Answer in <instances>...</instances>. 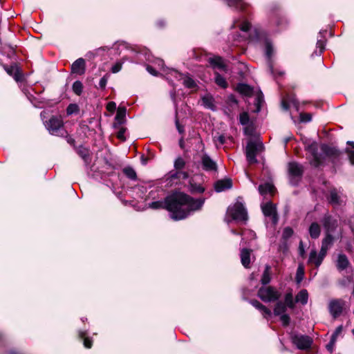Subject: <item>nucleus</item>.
I'll use <instances>...</instances> for the list:
<instances>
[{"mask_svg":"<svg viewBox=\"0 0 354 354\" xmlns=\"http://www.w3.org/2000/svg\"><path fill=\"white\" fill-rule=\"evenodd\" d=\"M62 138H65L66 142L68 144H69L73 148L75 149H76V142L75 138H73L71 135H69L66 130V134L61 136Z\"/></svg>","mask_w":354,"mask_h":354,"instance_id":"48","label":"nucleus"},{"mask_svg":"<svg viewBox=\"0 0 354 354\" xmlns=\"http://www.w3.org/2000/svg\"><path fill=\"white\" fill-rule=\"evenodd\" d=\"M228 6L235 8L236 10L247 12L250 6L245 0H225Z\"/></svg>","mask_w":354,"mask_h":354,"instance_id":"21","label":"nucleus"},{"mask_svg":"<svg viewBox=\"0 0 354 354\" xmlns=\"http://www.w3.org/2000/svg\"><path fill=\"white\" fill-rule=\"evenodd\" d=\"M243 243H250V242L256 239V234L250 230H245L242 233Z\"/></svg>","mask_w":354,"mask_h":354,"instance_id":"34","label":"nucleus"},{"mask_svg":"<svg viewBox=\"0 0 354 354\" xmlns=\"http://www.w3.org/2000/svg\"><path fill=\"white\" fill-rule=\"evenodd\" d=\"M308 234L312 239H317L321 234V227L317 222H313L308 227Z\"/></svg>","mask_w":354,"mask_h":354,"instance_id":"28","label":"nucleus"},{"mask_svg":"<svg viewBox=\"0 0 354 354\" xmlns=\"http://www.w3.org/2000/svg\"><path fill=\"white\" fill-rule=\"evenodd\" d=\"M290 317L288 315L283 313L280 315V320L281 321L283 326H286L290 323Z\"/></svg>","mask_w":354,"mask_h":354,"instance_id":"56","label":"nucleus"},{"mask_svg":"<svg viewBox=\"0 0 354 354\" xmlns=\"http://www.w3.org/2000/svg\"><path fill=\"white\" fill-rule=\"evenodd\" d=\"M351 282V277H344V279H342L340 281H339V284L342 287H346L348 286V284Z\"/></svg>","mask_w":354,"mask_h":354,"instance_id":"58","label":"nucleus"},{"mask_svg":"<svg viewBox=\"0 0 354 354\" xmlns=\"http://www.w3.org/2000/svg\"><path fill=\"white\" fill-rule=\"evenodd\" d=\"M232 185L231 178H224L216 181L214 187L215 192L218 193L231 189Z\"/></svg>","mask_w":354,"mask_h":354,"instance_id":"23","label":"nucleus"},{"mask_svg":"<svg viewBox=\"0 0 354 354\" xmlns=\"http://www.w3.org/2000/svg\"><path fill=\"white\" fill-rule=\"evenodd\" d=\"M80 112V107L75 103L69 104L66 108L67 115H71L73 114H77Z\"/></svg>","mask_w":354,"mask_h":354,"instance_id":"44","label":"nucleus"},{"mask_svg":"<svg viewBox=\"0 0 354 354\" xmlns=\"http://www.w3.org/2000/svg\"><path fill=\"white\" fill-rule=\"evenodd\" d=\"M76 153L81 157V158L86 163H89L91 160L90 150L88 147H85L81 145L75 149Z\"/></svg>","mask_w":354,"mask_h":354,"instance_id":"26","label":"nucleus"},{"mask_svg":"<svg viewBox=\"0 0 354 354\" xmlns=\"http://www.w3.org/2000/svg\"><path fill=\"white\" fill-rule=\"evenodd\" d=\"M257 309L259 310L266 319L269 318L272 315L271 310L261 303L257 306Z\"/></svg>","mask_w":354,"mask_h":354,"instance_id":"46","label":"nucleus"},{"mask_svg":"<svg viewBox=\"0 0 354 354\" xmlns=\"http://www.w3.org/2000/svg\"><path fill=\"white\" fill-rule=\"evenodd\" d=\"M168 74L177 80H183V85L187 88H194L197 86L195 81L188 75H185L174 69H171Z\"/></svg>","mask_w":354,"mask_h":354,"instance_id":"15","label":"nucleus"},{"mask_svg":"<svg viewBox=\"0 0 354 354\" xmlns=\"http://www.w3.org/2000/svg\"><path fill=\"white\" fill-rule=\"evenodd\" d=\"M275 187L270 183H265L259 185L258 191L262 196H266L267 194H273L274 192Z\"/></svg>","mask_w":354,"mask_h":354,"instance_id":"27","label":"nucleus"},{"mask_svg":"<svg viewBox=\"0 0 354 354\" xmlns=\"http://www.w3.org/2000/svg\"><path fill=\"white\" fill-rule=\"evenodd\" d=\"M176 127L180 133H183L185 131L184 127L182 126L178 120H176Z\"/></svg>","mask_w":354,"mask_h":354,"instance_id":"61","label":"nucleus"},{"mask_svg":"<svg viewBox=\"0 0 354 354\" xmlns=\"http://www.w3.org/2000/svg\"><path fill=\"white\" fill-rule=\"evenodd\" d=\"M304 268L301 266H299L297 270L296 279L297 283H300L304 278Z\"/></svg>","mask_w":354,"mask_h":354,"instance_id":"54","label":"nucleus"},{"mask_svg":"<svg viewBox=\"0 0 354 354\" xmlns=\"http://www.w3.org/2000/svg\"><path fill=\"white\" fill-rule=\"evenodd\" d=\"M294 234V230L291 227L287 226L282 231L281 237L284 241L288 240Z\"/></svg>","mask_w":354,"mask_h":354,"instance_id":"45","label":"nucleus"},{"mask_svg":"<svg viewBox=\"0 0 354 354\" xmlns=\"http://www.w3.org/2000/svg\"><path fill=\"white\" fill-rule=\"evenodd\" d=\"M346 302L342 299H333L328 304V310L333 318L339 317L345 308Z\"/></svg>","mask_w":354,"mask_h":354,"instance_id":"16","label":"nucleus"},{"mask_svg":"<svg viewBox=\"0 0 354 354\" xmlns=\"http://www.w3.org/2000/svg\"><path fill=\"white\" fill-rule=\"evenodd\" d=\"M146 70L152 75L157 76L158 75V71L151 65L147 64L146 65Z\"/></svg>","mask_w":354,"mask_h":354,"instance_id":"59","label":"nucleus"},{"mask_svg":"<svg viewBox=\"0 0 354 354\" xmlns=\"http://www.w3.org/2000/svg\"><path fill=\"white\" fill-rule=\"evenodd\" d=\"M251 251L248 249L243 248L241 251V263L245 268H248L250 263Z\"/></svg>","mask_w":354,"mask_h":354,"instance_id":"32","label":"nucleus"},{"mask_svg":"<svg viewBox=\"0 0 354 354\" xmlns=\"http://www.w3.org/2000/svg\"><path fill=\"white\" fill-rule=\"evenodd\" d=\"M149 206L150 208L153 209H166V197L163 201H157L151 202V203L149 204Z\"/></svg>","mask_w":354,"mask_h":354,"instance_id":"43","label":"nucleus"},{"mask_svg":"<svg viewBox=\"0 0 354 354\" xmlns=\"http://www.w3.org/2000/svg\"><path fill=\"white\" fill-rule=\"evenodd\" d=\"M280 296V292L271 286L261 287L258 291V297L264 302L275 301Z\"/></svg>","mask_w":354,"mask_h":354,"instance_id":"12","label":"nucleus"},{"mask_svg":"<svg viewBox=\"0 0 354 354\" xmlns=\"http://www.w3.org/2000/svg\"><path fill=\"white\" fill-rule=\"evenodd\" d=\"M83 88H84L83 84L80 80H77V81L74 82L72 85V90H73V93L78 96H80L82 94Z\"/></svg>","mask_w":354,"mask_h":354,"instance_id":"41","label":"nucleus"},{"mask_svg":"<svg viewBox=\"0 0 354 354\" xmlns=\"http://www.w3.org/2000/svg\"><path fill=\"white\" fill-rule=\"evenodd\" d=\"M243 132L245 135L252 136L254 131V128L252 124L245 125Z\"/></svg>","mask_w":354,"mask_h":354,"instance_id":"53","label":"nucleus"},{"mask_svg":"<svg viewBox=\"0 0 354 354\" xmlns=\"http://www.w3.org/2000/svg\"><path fill=\"white\" fill-rule=\"evenodd\" d=\"M236 91L243 96L252 97L254 93V88L246 83H238Z\"/></svg>","mask_w":354,"mask_h":354,"instance_id":"24","label":"nucleus"},{"mask_svg":"<svg viewBox=\"0 0 354 354\" xmlns=\"http://www.w3.org/2000/svg\"><path fill=\"white\" fill-rule=\"evenodd\" d=\"M328 202L333 205H339L341 204L340 196L335 188L330 189L329 196L327 197Z\"/></svg>","mask_w":354,"mask_h":354,"instance_id":"29","label":"nucleus"},{"mask_svg":"<svg viewBox=\"0 0 354 354\" xmlns=\"http://www.w3.org/2000/svg\"><path fill=\"white\" fill-rule=\"evenodd\" d=\"M327 250L328 245H322L319 254L317 253L315 250H311L309 255L308 263H313L316 266V267H319L326 256Z\"/></svg>","mask_w":354,"mask_h":354,"instance_id":"17","label":"nucleus"},{"mask_svg":"<svg viewBox=\"0 0 354 354\" xmlns=\"http://www.w3.org/2000/svg\"><path fill=\"white\" fill-rule=\"evenodd\" d=\"M125 131H126V128H124V127L120 128L117 133V138L122 141H125L126 140V137L124 136Z\"/></svg>","mask_w":354,"mask_h":354,"instance_id":"57","label":"nucleus"},{"mask_svg":"<svg viewBox=\"0 0 354 354\" xmlns=\"http://www.w3.org/2000/svg\"><path fill=\"white\" fill-rule=\"evenodd\" d=\"M214 81L215 83L222 88H226L228 86V84L225 78L221 75L219 73H214Z\"/></svg>","mask_w":354,"mask_h":354,"instance_id":"36","label":"nucleus"},{"mask_svg":"<svg viewBox=\"0 0 354 354\" xmlns=\"http://www.w3.org/2000/svg\"><path fill=\"white\" fill-rule=\"evenodd\" d=\"M127 109L124 106H119L114 119L113 128H118L126 122Z\"/></svg>","mask_w":354,"mask_h":354,"instance_id":"22","label":"nucleus"},{"mask_svg":"<svg viewBox=\"0 0 354 354\" xmlns=\"http://www.w3.org/2000/svg\"><path fill=\"white\" fill-rule=\"evenodd\" d=\"M2 67L17 82H21L24 81V78L22 70L16 63H14L10 66L3 64Z\"/></svg>","mask_w":354,"mask_h":354,"instance_id":"14","label":"nucleus"},{"mask_svg":"<svg viewBox=\"0 0 354 354\" xmlns=\"http://www.w3.org/2000/svg\"><path fill=\"white\" fill-rule=\"evenodd\" d=\"M252 28V24L247 20L243 21L239 26V29L245 32H248Z\"/></svg>","mask_w":354,"mask_h":354,"instance_id":"51","label":"nucleus"},{"mask_svg":"<svg viewBox=\"0 0 354 354\" xmlns=\"http://www.w3.org/2000/svg\"><path fill=\"white\" fill-rule=\"evenodd\" d=\"M325 237L322 243H332L342 236V231L338 228V222L329 214H325L322 219Z\"/></svg>","mask_w":354,"mask_h":354,"instance_id":"3","label":"nucleus"},{"mask_svg":"<svg viewBox=\"0 0 354 354\" xmlns=\"http://www.w3.org/2000/svg\"><path fill=\"white\" fill-rule=\"evenodd\" d=\"M349 265V261L344 254H339L337 262H336V266L339 270H345Z\"/></svg>","mask_w":354,"mask_h":354,"instance_id":"31","label":"nucleus"},{"mask_svg":"<svg viewBox=\"0 0 354 354\" xmlns=\"http://www.w3.org/2000/svg\"><path fill=\"white\" fill-rule=\"evenodd\" d=\"M208 62L212 68H218L224 71H227V66L224 63L223 59L220 56H215L214 57H209Z\"/></svg>","mask_w":354,"mask_h":354,"instance_id":"25","label":"nucleus"},{"mask_svg":"<svg viewBox=\"0 0 354 354\" xmlns=\"http://www.w3.org/2000/svg\"><path fill=\"white\" fill-rule=\"evenodd\" d=\"M84 346L87 348H90L92 346V341L87 337L84 338Z\"/></svg>","mask_w":354,"mask_h":354,"instance_id":"62","label":"nucleus"},{"mask_svg":"<svg viewBox=\"0 0 354 354\" xmlns=\"http://www.w3.org/2000/svg\"><path fill=\"white\" fill-rule=\"evenodd\" d=\"M327 32L328 31L326 30H322L319 32L317 41L316 43L317 49L313 52L312 56H313L314 55H321L322 53L324 51L326 44L327 41V39L326 38Z\"/></svg>","mask_w":354,"mask_h":354,"instance_id":"19","label":"nucleus"},{"mask_svg":"<svg viewBox=\"0 0 354 354\" xmlns=\"http://www.w3.org/2000/svg\"><path fill=\"white\" fill-rule=\"evenodd\" d=\"M42 120L46 129L53 136H62L66 134L64 122L61 115H52L48 120H44L43 114L41 113Z\"/></svg>","mask_w":354,"mask_h":354,"instance_id":"6","label":"nucleus"},{"mask_svg":"<svg viewBox=\"0 0 354 354\" xmlns=\"http://www.w3.org/2000/svg\"><path fill=\"white\" fill-rule=\"evenodd\" d=\"M249 39L264 45L265 55L268 60H270L274 53L272 40L268 37L266 32L260 28H255L253 34L249 35Z\"/></svg>","mask_w":354,"mask_h":354,"instance_id":"5","label":"nucleus"},{"mask_svg":"<svg viewBox=\"0 0 354 354\" xmlns=\"http://www.w3.org/2000/svg\"><path fill=\"white\" fill-rule=\"evenodd\" d=\"M268 12L270 24L274 28V31L279 32L287 28L288 21L279 5L272 4L269 7Z\"/></svg>","mask_w":354,"mask_h":354,"instance_id":"4","label":"nucleus"},{"mask_svg":"<svg viewBox=\"0 0 354 354\" xmlns=\"http://www.w3.org/2000/svg\"><path fill=\"white\" fill-rule=\"evenodd\" d=\"M109 77H110V75L106 73L100 80L99 88L100 89H102V90L105 89Z\"/></svg>","mask_w":354,"mask_h":354,"instance_id":"52","label":"nucleus"},{"mask_svg":"<svg viewBox=\"0 0 354 354\" xmlns=\"http://www.w3.org/2000/svg\"><path fill=\"white\" fill-rule=\"evenodd\" d=\"M308 293L306 290H301L298 292L295 297V301L297 303H301L302 305H305L308 303Z\"/></svg>","mask_w":354,"mask_h":354,"instance_id":"35","label":"nucleus"},{"mask_svg":"<svg viewBox=\"0 0 354 354\" xmlns=\"http://www.w3.org/2000/svg\"><path fill=\"white\" fill-rule=\"evenodd\" d=\"M270 266L268 265H266L265 268V270L263 273L261 281V283L263 285H266L270 283L271 277H270Z\"/></svg>","mask_w":354,"mask_h":354,"instance_id":"42","label":"nucleus"},{"mask_svg":"<svg viewBox=\"0 0 354 354\" xmlns=\"http://www.w3.org/2000/svg\"><path fill=\"white\" fill-rule=\"evenodd\" d=\"M292 342L301 350L309 348L313 343V340L309 336L303 335H295L292 337Z\"/></svg>","mask_w":354,"mask_h":354,"instance_id":"18","label":"nucleus"},{"mask_svg":"<svg viewBox=\"0 0 354 354\" xmlns=\"http://www.w3.org/2000/svg\"><path fill=\"white\" fill-rule=\"evenodd\" d=\"M227 215L235 221H246L248 213L244 205L241 202H236L234 205L227 207Z\"/></svg>","mask_w":354,"mask_h":354,"instance_id":"10","label":"nucleus"},{"mask_svg":"<svg viewBox=\"0 0 354 354\" xmlns=\"http://www.w3.org/2000/svg\"><path fill=\"white\" fill-rule=\"evenodd\" d=\"M250 117L247 112H243L239 115V122L242 125L249 124Z\"/></svg>","mask_w":354,"mask_h":354,"instance_id":"50","label":"nucleus"},{"mask_svg":"<svg viewBox=\"0 0 354 354\" xmlns=\"http://www.w3.org/2000/svg\"><path fill=\"white\" fill-rule=\"evenodd\" d=\"M313 115L310 113H301L299 114V121L303 123H307L312 120Z\"/></svg>","mask_w":354,"mask_h":354,"instance_id":"49","label":"nucleus"},{"mask_svg":"<svg viewBox=\"0 0 354 354\" xmlns=\"http://www.w3.org/2000/svg\"><path fill=\"white\" fill-rule=\"evenodd\" d=\"M281 106L285 111H288L290 109V102L288 100L283 99L281 102Z\"/></svg>","mask_w":354,"mask_h":354,"instance_id":"60","label":"nucleus"},{"mask_svg":"<svg viewBox=\"0 0 354 354\" xmlns=\"http://www.w3.org/2000/svg\"><path fill=\"white\" fill-rule=\"evenodd\" d=\"M346 144L348 146L351 147V149L346 147L345 149V152L347 153L348 158L349 160L350 163L352 165H354V142L353 141H348Z\"/></svg>","mask_w":354,"mask_h":354,"instance_id":"37","label":"nucleus"},{"mask_svg":"<svg viewBox=\"0 0 354 354\" xmlns=\"http://www.w3.org/2000/svg\"><path fill=\"white\" fill-rule=\"evenodd\" d=\"M122 172L125 176L132 181L138 180V176L135 169L131 166H127L122 169Z\"/></svg>","mask_w":354,"mask_h":354,"instance_id":"33","label":"nucleus"},{"mask_svg":"<svg viewBox=\"0 0 354 354\" xmlns=\"http://www.w3.org/2000/svg\"><path fill=\"white\" fill-rule=\"evenodd\" d=\"M287 307L290 308H294L295 302L293 300V297L291 292H288L285 295V303Z\"/></svg>","mask_w":354,"mask_h":354,"instance_id":"47","label":"nucleus"},{"mask_svg":"<svg viewBox=\"0 0 354 354\" xmlns=\"http://www.w3.org/2000/svg\"><path fill=\"white\" fill-rule=\"evenodd\" d=\"M263 149V144L259 139L248 141L245 147V156L248 162L250 165L258 163L257 156Z\"/></svg>","mask_w":354,"mask_h":354,"instance_id":"8","label":"nucleus"},{"mask_svg":"<svg viewBox=\"0 0 354 354\" xmlns=\"http://www.w3.org/2000/svg\"><path fill=\"white\" fill-rule=\"evenodd\" d=\"M72 73L82 75L86 72V62L85 59L82 57L76 59L71 66Z\"/></svg>","mask_w":354,"mask_h":354,"instance_id":"20","label":"nucleus"},{"mask_svg":"<svg viewBox=\"0 0 354 354\" xmlns=\"http://www.w3.org/2000/svg\"><path fill=\"white\" fill-rule=\"evenodd\" d=\"M261 208L263 215L266 217H270L271 219L272 225L275 227L279 222V216L277 211L276 205L269 201L261 205Z\"/></svg>","mask_w":354,"mask_h":354,"instance_id":"13","label":"nucleus"},{"mask_svg":"<svg viewBox=\"0 0 354 354\" xmlns=\"http://www.w3.org/2000/svg\"><path fill=\"white\" fill-rule=\"evenodd\" d=\"M202 101H203V105L205 107L210 109L212 110H214V109H215V105L214 104V100L212 95H206L203 96L202 97Z\"/></svg>","mask_w":354,"mask_h":354,"instance_id":"38","label":"nucleus"},{"mask_svg":"<svg viewBox=\"0 0 354 354\" xmlns=\"http://www.w3.org/2000/svg\"><path fill=\"white\" fill-rule=\"evenodd\" d=\"M287 309L286 305L282 301H278L274 308V314L275 315H280L286 313Z\"/></svg>","mask_w":354,"mask_h":354,"instance_id":"40","label":"nucleus"},{"mask_svg":"<svg viewBox=\"0 0 354 354\" xmlns=\"http://www.w3.org/2000/svg\"><path fill=\"white\" fill-rule=\"evenodd\" d=\"M106 109L109 111H112L115 109V103L113 102H110L107 104Z\"/></svg>","mask_w":354,"mask_h":354,"instance_id":"64","label":"nucleus"},{"mask_svg":"<svg viewBox=\"0 0 354 354\" xmlns=\"http://www.w3.org/2000/svg\"><path fill=\"white\" fill-rule=\"evenodd\" d=\"M304 172V166L295 161L289 162L288 164V175L290 183L293 186H297L301 180Z\"/></svg>","mask_w":354,"mask_h":354,"instance_id":"9","label":"nucleus"},{"mask_svg":"<svg viewBox=\"0 0 354 354\" xmlns=\"http://www.w3.org/2000/svg\"><path fill=\"white\" fill-rule=\"evenodd\" d=\"M205 203V198H194L182 192H173L166 196V210L171 218L180 221L187 218L192 212L199 210Z\"/></svg>","mask_w":354,"mask_h":354,"instance_id":"1","label":"nucleus"},{"mask_svg":"<svg viewBox=\"0 0 354 354\" xmlns=\"http://www.w3.org/2000/svg\"><path fill=\"white\" fill-rule=\"evenodd\" d=\"M188 189L192 194H203L205 189L201 184L195 183L193 180L189 182Z\"/></svg>","mask_w":354,"mask_h":354,"instance_id":"30","label":"nucleus"},{"mask_svg":"<svg viewBox=\"0 0 354 354\" xmlns=\"http://www.w3.org/2000/svg\"><path fill=\"white\" fill-rule=\"evenodd\" d=\"M335 339L332 338L330 342L326 346L328 351H330V353L333 351V346L335 344Z\"/></svg>","mask_w":354,"mask_h":354,"instance_id":"63","label":"nucleus"},{"mask_svg":"<svg viewBox=\"0 0 354 354\" xmlns=\"http://www.w3.org/2000/svg\"><path fill=\"white\" fill-rule=\"evenodd\" d=\"M189 174L186 171L171 170L164 176L167 187L179 186L184 184V180L189 178Z\"/></svg>","mask_w":354,"mask_h":354,"instance_id":"7","label":"nucleus"},{"mask_svg":"<svg viewBox=\"0 0 354 354\" xmlns=\"http://www.w3.org/2000/svg\"><path fill=\"white\" fill-rule=\"evenodd\" d=\"M321 153L319 152V145L317 142L313 141L305 146V151L310 155L309 164L315 167L318 168L324 164L326 158H329L333 165L340 163L343 151H340L335 147L330 146L327 144H322L320 145Z\"/></svg>","mask_w":354,"mask_h":354,"instance_id":"2","label":"nucleus"},{"mask_svg":"<svg viewBox=\"0 0 354 354\" xmlns=\"http://www.w3.org/2000/svg\"><path fill=\"white\" fill-rule=\"evenodd\" d=\"M186 161L181 156H178L174 161V168L175 170L183 171L185 167Z\"/></svg>","mask_w":354,"mask_h":354,"instance_id":"39","label":"nucleus"},{"mask_svg":"<svg viewBox=\"0 0 354 354\" xmlns=\"http://www.w3.org/2000/svg\"><path fill=\"white\" fill-rule=\"evenodd\" d=\"M122 62H117L115 64H114L111 68V71L113 73H116L119 72L122 69Z\"/></svg>","mask_w":354,"mask_h":354,"instance_id":"55","label":"nucleus"},{"mask_svg":"<svg viewBox=\"0 0 354 354\" xmlns=\"http://www.w3.org/2000/svg\"><path fill=\"white\" fill-rule=\"evenodd\" d=\"M203 154L201 157V160L198 162H195V165L198 169L200 167L206 172H217L218 166L216 162L206 152L203 150Z\"/></svg>","mask_w":354,"mask_h":354,"instance_id":"11","label":"nucleus"}]
</instances>
